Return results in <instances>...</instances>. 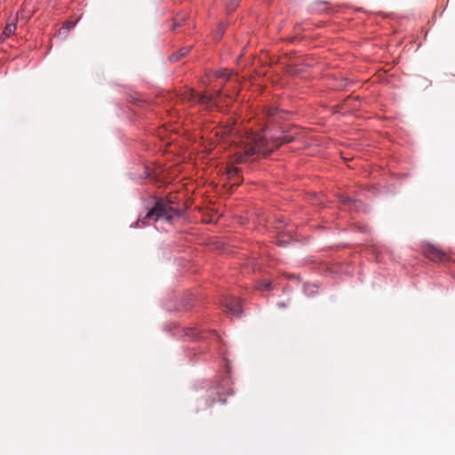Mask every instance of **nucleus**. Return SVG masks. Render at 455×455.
I'll return each instance as SVG.
<instances>
[{
    "mask_svg": "<svg viewBox=\"0 0 455 455\" xmlns=\"http://www.w3.org/2000/svg\"><path fill=\"white\" fill-rule=\"evenodd\" d=\"M284 141L283 137H273L268 141L260 134L246 132L235 146L233 155L235 164L252 161L258 155L267 156L274 148L280 147Z\"/></svg>",
    "mask_w": 455,
    "mask_h": 455,
    "instance_id": "nucleus-1",
    "label": "nucleus"
},
{
    "mask_svg": "<svg viewBox=\"0 0 455 455\" xmlns=\"http://www.w3.org/2000/svg\"><path fill=\"white\" fill-rule=\"evenodd\" d=\"M172 202L166 199H159L155 203L154 207L149 210L143 218H139L135 228L146 226L150 221H156L160 219L171 220L179 215V211L172 206Z\"/></svg>",
    "mask_w": 455,
    "mask_h": 455,
    "instance_id": "nucleus-2",
    "label": "nucleus"
},
{
    "mask_svg": "<svg viewBox=\"0 0 455 455\" xmlns=\"http://www.w3.org/2000/svg\"><path fill=\"white\" fill-rule=\"evenodd\" d=\"M220 92H216V94H199L196 93L193 89H187L181 95L182 100H187L189 102H199L201 104H208L211 102L217 103L218 99L220 98Z\"/></svg>",
    "mask_w": 455,
    "mask_h": 455,
    "instance_id": "nucleus-3",
    "label": "nucleus"
},
{
    "mask_svg": "<svg viewBox=\"0 0 455 455\" xmlns=\"http://www.w3.org/2000/svg\"><path fill=\"white\" fill-rule=\"evenodd\" d=\"M422 253L426 258L435 262H443L449 259L447 252L429 243L422 247Z\"/></svg>",
    "mask_w": 455,
    "mask_h": 455,
    "instance_id": "nucleus-4",
    "label": "nucleus"
},
{
    "mask_svg": "<svg viewBox=\"0 0 455 455\" xmlns=\"http://www.w3.org/2000/svg\"><path fill=\"white\" fill-rule=\"evenodd\" d=\"M223 307H226L228 312L235 316H239L242 311L239 299L233 296L225 299Z\"/></svg>",
    "mask_w": 455,
    "mask_h": 455,
    "instance_id": "nucleus-5",
    "label": "nucleus"
},
{
    "mask_svg": "<svg viewBox=\"0 0 455 455\" xmlns=\"http://www.w3.org/2000/svg\"><path fill=\"white\" fill-rule=\"evenodd\" d=\"M227 176L231 188L238 186L242 181V178L239 174V169L233 165L228 167Z\"/></svg>",
    "mask_w": 455,
    "mask_h": 455,
    "instance_id": "nucleus-6",
    "label": "nucleus"
},
{
    "mask_svg": "<svg viewBox=\"0 0 455 455\" xmlns=\"http://www.w3.org/2000/svg\"><path fill=\"white\" fill-rule=\"evenodd\" d=\"M188 52H189V48L188 47L182 48L178 52L172 54L170 56V60L171 61H177L181 57L186 56L188 53Z\"/></svg>",
    "mask_w": 455,
    "mask_h": 455,
    "instance_id": "nucleus-7",
    "label": "nucleus"
},
{
    "mask_svg": "<svg viewBox=\"0 0 455 455\" xmlns=\"http://www.w3.org/2000/svg\"><path fill=\"white\" fill-rule=\"evenodd\" d=\"M15 30H16V24L14 22L8 23L4 29L3 36L5 37H8L11 35H12Z\"/></svg>",
    "mask_w": 455,
    "mask_h": 455,
    "instance_id": "nucleus-8",
    "label": "nucleus"
},
{
    "mask_svg": "<svg viewBox=\"0 0 455 455\" xmlns=\"http://www.w3.org/2000/svg\"><path fill=\"white\" fill-rule=\"evenodd\" d=\"M184 335L188 339H195L198 336V331L195 328H186Z\"/></svg>",
    "mask_w": 455,
    "mask_h": 455,
    "instance_id": "nucleus-9",
    "label": "nucleus"
},
{
    "mask_svg": "<svg viewBox=\"0 0 455 455\" xmlns=\"http://www.w3.org/2000/svg\"><path fill=\"white\" fill-rule=\"evenodd\" d=\"M272 288V283L269 282H262L257 284V289L259 291H269Z\"/></svg>",
    "mask_w": 455,
    "mask_h": 455,
    "instance_id": "nucleus-10",
    "label": "nucleus"
},
{
    "mask_svg": "<svg viewBox=\"0 0 455 455\" xmlns=\"http://www.w3.org/2000/svg\"><path fill=\"white\" fill-rule=\"evenodd\" d=\"M76 21L68 20L63 24L61 30H65V32L68 33L70 30V28L76 25Z\"/></svg>",
    "mask_w": 455,
    "mask_h": 455,
    "instance_id": "nucleus-11",
    "label": "nucleus"
},
{
    "mask_svg": "<svg viewBox=\"0 0 455 455\" xmlns=\"http://www.w3.org/2000/svg\"><path fill=\"white\" fill-rule=\"evenodd\" d=\"M231 74L228 70H219L216 72L217 77H224L228 79L230 77Z\"/></svg>",
    "mask_w": 455,
    "mask_h": 455,
    "instance_id": "nucleus-12",
    "label": "nucleus"
},
{
    "mask_svg": "<svg viewBox=\"0 0 455 455\" xmlns=\"http://www.w3.org/2000/svg\"><path fill=\"white\" fill-rule=\"evenodd\" d=\"M223 33H224V27L221 25L217 30L218 38H220Z\"/></svg>",
    "mask_w": 455,
    "mask_h": 455,
    "instance_id": "nucleus-13",
    "label": "nucleus"
},
{
    "mask_svg": "<svg viewBox=\"0 0 455 455\" xmlns=\"http://www.w3.org/2000/svg\"><path fill=\"white\" fill-rule=\"evenodd\" d=\"M241 0H231L230 8L234 10Z\"/></svg>",
    "mask_w": 455,
    "mask_h": 455,
    "instance_id": "nucleus-14",
    "label": "nucleus"
},
{
    "mask_svg": "<svg viewBox=\"0 0 455 455\" xmlns=\"http://www.w3.org/2000/svg\"><path fill=\"white\" fill-rule=\"evenodd\" d=\"M286 133H288V132L286 131ZM293 140V137L292 136H290L288 134H286V139H285V141H286V144L287 143H290L291 141Z\"/></svg>",
    "mask_w": 455,
    "mask_h": 455,
    "instance_id": "nucleus-15",
    "label": "nucleus"
},
{
    "mask_svg": "<svg viewBox=\"0 0 455 455\" xmlns=\"http://www.w3.org/2000/svg\"><path fill=\"white\" fill-rule=\"evenodd\" d=\"M275 112H276V109H271V110H269L268 115H269L270 116H275Z\"/></svg>",
    "mask_w": 455,
    "mask_h": 455,
    "instance_id": "nucleus-16",
    "label": "nucleus"
},
{
    "mask_svg": "<svg viewBox=\"0 0 455 455\" xmlns=\"http://www.w3.org/2000/svg\"><path fill=\"white\" fill-rule=\"evenodd\" d=\"M342 201H343L344 203H348V202L350 201V199H349V198H343V199H342Z\"/></svg>",
    "mask_w": 455,
    "mask_h": 455,
    "instance_id": "nucleus-17",
    "label": "nucleus"
}]
</instances>
